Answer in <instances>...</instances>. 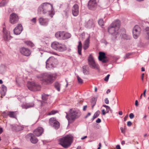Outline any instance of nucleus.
<instances>
[{
    "label": "nucleus",
    "mask_w": 149,
    "mask_h": 149,
    "mask_svg": "<svg viewBox=\"0 0 149 149\" xmlns=\"http://www.w3.org/2000/svg\"><path fill=\"white\" fill-rule=\"evenodd\" d=\"M134 115L132 113H131L129 115V117L130 119H132L134 118Z\"/></svg>",
    "instance_id": "50"
},
{
    "label": "nucleus",
    "mask_w": 149,
    "mask_h": 149,
    "mask_svg": "<svg viewBox=\"0 0 149 149\" xmlns=\"http://www.w3.org/2000/svg\"><path fill=\"white\" fill-rule=\"evenodd\" d=\"M58 112V111H57L52 110L51 112H49L47 114V115H54L57 113Z\"/></svg>",
    "instance_id": "40"
},
{
    "label": "nucleus",
    "mask_w": 149,
    "mask_h": 149,
    "mask_svg": "<svg viewBox=\"0 0 149 149\" xmlns=\"http://www.w3.org/2000/svg\"><path fill=\"white\" fill-rule=\"evenodd\" d=\"M72 10L73 15L75 17L77 16L79 13V7L78 5L75 4L72 7Z\"/></svg>",
    "instance_id": "14"
},
{
    "label": "nucleus",
    "mask_w": 149,
    "mask_h": 149,
    "mask_svg": "<svg viewBox=\"0 0 149 149\" xmlns=\"http://www.w3.org/2000/svg\"><path fill=\"white\" fill-rule=\"evenodd\" d=\"M97 5L96 0H90L88 2V6L90 10H94Z\"/></svg>",
    "instance_id": "13"
},
{
    "label": "nucleus",
    "mask_w": 149,
    "mask_h": 149,
    "mask_svg": "<svg viewBox=\"0 0 149 149\" xmlns=\"http://www.w3.org/2000/svg\"><path fill=\"white\" fill-rule=\"evenodd\" d=\"M128 117V115H127L124 118V121H125L127 120V118Z\"/></svg>",
    "instance_id": "56"
},
{
    "label": "nucleus",
    "mask_w": 149,
    "mask_h": 149,
    "mask_svg": "<svg viewBox=\"0 0 149 149\" xmlns=\"http://www.w3.org/2000/svg\"><path fill=\"white\" fill-rule=\"evenodd\" d=\"M31 20L32 22H33L34 23H36V18H33Z\"/></svg>",
    "instance_id": "51"
},
{
    "label": "nucleus",
    "mask_w": 149,
    "mask_h": 149,
    "mask_svg": "<svg viewBox=\"0 0 149 149\" xmlns=\"http://www.w3.org/2000/svg\"><path fill=\"white\" fill-rule=\"evenodd\" d=\"M3 38L4 40L7 41L10 39V35L9 32L7 31L4 28L3 29Z\"/></svg>",
    "instance_id": "18"
},
{
    "label": "nucleus",
    "mask_w": 149,
    "mask_h": 149,
    "mask_svg": "<svg viewBox=\"0 0 149 149\" xmlns=\"http://www.w3.org/2000/svg\"><path fill=\"white\" fill-rule=\"evenodd\" d=\"M87 107V106H86H86H84V107H83V110L84 111H85L86 110Z\"/></svg>",
    "instance_id": "63"
},
{
    "label": "nucleus",
    "mask_w": 149,
    "mask_h": 149,
    "mask_svg": "<svg viewBox=\"0 0 149 149\" xmlns=\"http://www.w3.org/2000/svg\"><path fill=\"white\" fill-rule=\"evenodd\" d=\"M27 87L29 90L32 91H38L41 89L40 86L34 82H29L27 84Z\"/></svg>",
    "instance_id": "9"
},
{
    "label": "nucleus",
    "mask_w": 149,
    "mask_h": 149,
    "mask_svg": "<svg viewBox=\"0 0 149 149\" xmlns=\"http://www.w3.org/2000/svg\"><path fill=\"white\" fill-rule=\"evenodd\" d=\"M103 107H105L106 108V111L107 113H108L109 111V110H110V108L108 106L106 105H103Z\"/></svg>",
    "instance_id": "41"
},
{
    "label": "nucleus",
    "mask_w": 149,
    "mask_h": 149,
    "mask_svg": "<svg viewBox=\"0 0 149 149\" xmlns=\"http://www.w3.org/2000/svg\"><path fill=\"white\" fill-rule=\"evenodd\" d=\"M23 30V27L22 25L20 24H18L17 26L15 28L13 31L14 33L16 35L19 34Z\"/></svg>",
    "instance_id": "17"
},
{
    "label": "nucleus",
    "mask_w": 149,
    "mask_h": 149,
    "mask_svg": "<svg viewBox=\"0 0 149 149\" xmlns=\"http://www.w3.org/2000/svg\"><path fill=\"white\" fill-rule=\"evenodd\" d=\"M49 95L43 94L42 95V100H46L48 98Z\"/></svg>",
    "instance_id": "38"
},
{
    "label": "nucleus",
    "mask_w": 149,
    "mask_h": 149,
    "mask_svg": "<svg viewBox=\"0 0 149 149\" xmlns=\"http://www.w3.org/2000/svg\"><path fill=\"white\" fill-rule=\"evenodd\" d=\"M102 114L103 115H105L106 114V113H107L106 111L105 112L104 109L102 110Z\"/></svg>",
    "instance_id": "55"
},
{
    "label": "nucleus",
    "mask_w": 149,
    "mask_h": 149,
    "mask_svg": "<svg viewBox=\"0 0 149 149\" xmlns=\"http://www.w3.org/2000/svg\"><path fill=\"white\" fill-rule=\"evenodd\" d=\"M15 113V111H9L8 116L11 118H15L16 117Z\"/></svg>",
    "instance_id": "32"
},
{
    "label": "nucleus",
    "mask_w": 149,
    "mask_h": 149,
    "mask_svg": "<svg viewBox=\"0 0 149 149\" xmlns=\"http://www.w3.org/2000/svg\"><path fill=\"white\" fill-rule=\"evenodd\" d=\"M91 115V113H88V114H87V115L85 116V118H87L88 116H90Z\"/></svg>",
    "instance_id": "62"
},
{
    "label": "nucleus",
    "mask_w": 149,
    "mask_h": 149,
    "mask_svg": "<svg viewBox=\"0 0 149 149\" xmlns=\"http://www.w3.org/2000/svg\"><path fill=\"white\" fill-rule=\"evenodd\" d=\"M63 39H66L70 37L71 34L65 32L63 31Z\"/></svg>",
    "instance_id": "31"
},
{
    "label": "nucleus",
    "mask_w": 149,
    "mask_h": 149,
    "mask_svg": "<svg viewBox=\"0 0 149 149\" xmlns=\"http://www.w3.org/2000/svg\"><path fill=\"white\" fill-rule=\"evenodd\" d=\"M97 100V98L93 97L91 100L92 109H93L94 106L95 105Z\"/></svg>",
    "instance_id": "29"
},
{
    "label": "nucleus",
    "mask_w": 149,
    "mask_h": 149,
    "mask_svg": "<svg viewBox=\"0 0 149 149\" xmlns=\"http://www.w3.org/2000/svg\"><path fill=\"white\" fill-rule=\"evenodd\" d=\"M99 24L100 26H103L104 24V22L103 20L102 19H100L98 20Z\"/></svg>",
    "instance_id": "39"
},
{
    "label": "nucleus",
    "mask_w": 149,
    "mask_h": 149,
    "mask_svg": "<svg viewBox=\"0 0 149 149\" xmlns=\"http://www.w3.org/2000/svg\"><path fill=\"white\" fill-rule=\"evenodd\" d=\"M33 135V134H32L29 133L26 136V138H31V137H32Z\"/></svg>",
    "instance_id": "46"
},
{
    "label": "nucleus",
    "mask_w": 149,
    "mask_h": 149,
    "mask_svg": "<svg viewBox=\"0 0 149 149\" xmlns=\"http://www.w3.org/2000/svg\"><path fill=\"white\" fill-rule=\"evenodd\" d=\"M100 112L99 111H97L94 114V116L92 118L93 120H94L95 118H97L100 115Z\"/></svg>",
    "instance_id": "34"
},
{
    "label": "nucleus",
    "mask_w": 149,
    "mask_h": 149,
    "mask_svg": "<svg viewBox=\"0 0 149 149\" xmlns=\"http://www.w3.org/2000/svg\"><path fill=\"white\" fill-rule=\"evenodd\" d=\"M100 61H102L103 63H107L108 61V60L105 59V58L103 59H102V60Z\"/></svg>",
    "instance_id": "49"
},
{
    "label": "nucleus",
    "mask_w": 149,
    "mask_h": 149,
    "mask_svg": "<svg viewBox=\"0 0 149 149\" xmlns=\"http://www.w3.org/2000/svg\"><path fill=\"white\" fill-rule=\"evenodd\" d=\"M146 89H145L144 91V92L143 93V95H144V96L145 97L146 96Z\"/></svg>",
    "instance_id": "61"
},
{
    "label": "nucleus",
    "mask_w": 149,
    "mask_h": 149,
    "mask_svg": "<svg viewBox=\"0 0 149 149\" xmlns=\"http://www.w3.org/2000/svg\"><path fill=\"white\" fill-rule=\"evenodd\" d=\"M132 124V122L130 121H129L127 123V125L128 126H130Z\"/></svg>",
    "instance_id": "53"
},
{
    "label": "nucleus",
    "mask_w": 149,
    "mask_h": 149,
    "mask_svg": "<svg viewBox=\"0 0 149 149\" xmlns=\"http://www.w3.org/2000/svg\"><path fill=\"white\" fill-rule=\"evenodd\" d=\"M85 26L88 29L93 28L95 26V24L92 19H89L85 24Z\"/></svg>",
    "instance_id": "19"
},
{
    "label": "nucleus",
    "mask_w": 149,
    "mask_h": 149,
    "mask_svg": "<svg viewBox=\"0 0 149 149\" xmlns=\"http://www.w3.org/2000/svg\"><path fill=\"white\" fill-rule=\"evenodd\" d=\"M104 102L106 104H108L109 103V100L108 98H106L104 100Z\"/></svg>",
    "instance_id": "52"
},
{
    "label": "nucleus",
    "mask_w": 149,
    "mask_h": 149,
    "mask_svg": "<svg viewBox=\"0 0 149 149\" xmlns=\"http://www.w3.org/2000/svg\"><path fill=\"white\" fill-rule=\"evenodd\" d=\"M3 132V129L2 127H0V134Z\"/></svg>",
    "instance_id": "60"
},
{
    "label": "nucleus",
    "mask_w": 149,
    "mask_h": 149,
    "mask_svg": "<svg viewBox=\"0 0 149 149\" xmlns=\"http://www.w3.org/2000/svg\"><path fill=\"white\" fill-rule=\"evenodd\" d=\"M88 63L91 68L97 70L99 69L98 64L96 63L93 56L91 54H90L88 58Z\"/></svg>",
    "instance_id": "6"
},
{
    "label": "nucleus",
    "mask_w": 149,
    "mask_h": 149,
    "mask_svg": "<svg viewBox=\"0 0 149 149\" xmlns=\"http://www.w3.org/2000/svg\"><path fill=\"white\" fill-rule=\"evenodd\" d=\"M87 67L86 65L84 66L83 67V72L85 74H88L89 71L86 69Z\"/></svg>",
    "instance_id": "35"
},
{
    "label": "nucleus",
    "mask_w": 149,
    "mask_h": 149,
    "mask_svg": "<svg viewBox=\"0 0 149 149\" xmlns=\"http://www.w3.org/2000/svg\"><path fill=\"white\" fill-rule=\"evenodd\" d=\"M132 54L131 53H128L125 54L124 58L125 59L129 58V57Z\"/></svg>",
    "instance_id": "44"
},
{
    "label": "nucleus",
    "mask_w": 149,
    "mask_h": 149,
    "mask_svg": "<svg viewBox=\"0 0 149 149\" xmlns=\"http://www.w3.org/2000/svg\"><path fill=\"white\" fill-rule=\"evenodd\" d=\"M10 21L12 24H15L17 22L19 18L17 15L15 13H12L10 16Z\"/></svg>",
    "instance_id": "12"
},
{
    "label": "nucleus",
    "mask_w": 149,
    "mask_h": 149,
    "mask_svg": "<svg viewBox=\"0 0 149 149\" xmlns=\"http://www.w3.org/2000/svg\"><path fill=\"white\" fill-rule=\"evenodd\" d=\"M49 123L51 125L53 126L55 129H58L59 127V123L55 118H51L49 120Z\"/></svg>",
    "instance_id": "10"
},
{
    "label": "nucleus",
    "mask_w": 149,
    "mask_h": 149,
    "mask_svg": "<svg viewBox=\"0 0 149 149\" xmlns=\"http://www.w3.org/2000/svg\"><path fill=\"white\" fill-rule=\"evenodd\" d=\"M9 111H6L3 112L2 113V115L5 118H6L8 116Z\"/></svg>",
    "instance_id": "36"
},
{
    "label": "nucleus",
    "mask_w": 149,
    "mask_h": 149,
    "mask_svg": "<svg viewBox=\"0 0 149 149\" xmlns=\"http://www.w3.org/2000/svg\"><path fill=\"white\" fill-rule=\"evenodd\" d=\"M42 11L43 14H47L52 18L55 14L52 5L48 3H44L39 7L38 10V13L40 14Z\"/></svg>",
    "instance_id": "1"
},
{
    "label": "nucleus",
    "mask_w": 149,
    "mask_h": 149,
    "mask_svg": "<svg viewBox=\"0 0 149 149\" xmlns=\"http://www.w3.org/2000/svg\"><path fill=\"white\" fill-rule=\"evenodd\" d=\"M26 44L28 45H29L31 47H33L34 46V44L31 42L30 41H27L26 42Z\"/></svg>",
    "instance_id": "42"
},
{
    "label": "nucleus",
    "mask_w": 149,
    "mask_h": 149,
    "mask_svg": "<svg viewBox=\"0 0 149 149\" xmlns=\"http://www.w3.org/2000/svg\"><path fill=\"white\" fill-rule=\"evenodd\" d=\"M135 105L137 107L138 106V101L137 100H136L135 102Z\"/></svg>",
    "instance_id": "58"
},
{
    "label": "nucleus",
    "mask_w": 149,
    "mask_h": 149,
    "mask_svg": "<svg viewBox=\"0 0 149 149\" xmlns=\"http://www.w3.org/2000/svg\"><path fill=\"white\" fill-rule=\"evenodd\" d=\"M30 140L32 143L34 144L36 143L38 141V139L33 135L30 138Z\"/></svg>",
    "instance_id": "30"
},
{
    "label": "nucleus",
    "mask_w": 149,
    "mask_h": 149,
    "mask_svg": "<svg viewBox=\"0 0 149 149\" xmlns=\"http://www.w3.org/2000/svg\"><path fill=\"white\" fill-rule=\"evenodd\" d=\"M7 91L6 87L3 84L2 85L0 91V93L1 96H4L5 95Z\"/></svg>",
    "instance_id": "25"
},
{
    "label": "nucleus",
    "mask_w": 149,
    "mask_h": 149,
    "mask_svg": "<svg viewBox=\"0 0 149 149\" xmlns=\"http://www.w3.org/2000/svg\"><path fill=\"white\" fill-rule=\"evenodd\" d=\"M99 54V56L98 57V59L99 60H102L103 59L106 58L107 57L105 56V54L104 53L100 52Z\"/></svg>",
    "instance_id": "28"
},
{
    "label": "nucleus",
    "mask_w": 149,
    "mask_h": 149,
    "mask_svg": "<svg viewBox=\"0 0 149 149\" xmlns=\"http://www.w3.org/2000/svg\"><path fill=\"white\" fill-rule=\"evenodd\" d=\"M34 106V104L33 102L29 103H26L23 104L22 105V107L23 109H26L28 108L32 107Z\"/></svg>",
    "instance_id": "23"
},
{
    "label": "nucleus",
    "mask_w": 149,
    "mask_h": 149,
    "mask_svg": "<svg viewBox=\"0 0 149 149\" xmlns=\"http://www.w3.org/2000/svg\"><path fill=\"white\" fill-rule=\"evenodd\" d=\"M49 21V19L47 18H44L41 17L39 19V22L40 24L44 26H47Z\"/></svg>",
    "instance_id": "21"
},
{
    "label": "nucleus",
    "mask_w": 149,
    "mask_h": 149,
    "mask_svg": "<svg viewBox=\"0 0 149 149\" xmlns=\"http://www.w3.org/2000/svg\"><path fill=\"white\" fill-rule=\"evenodd\" d=\"M20 51L22 54L26 56H30L31 54L30 50L28 48H26L22 47L20 49Z\"/></svg>",
    "instance_id": "16"
},
{
    "label": "nucleus",
    "mask_w": 149,
    "mask_h": 149,
    "mask_svg": "<svg viewBox=\"0 0 149 149\" xmlns=\"http://www.w3.org/2000/svg\"><path fill=\"white\" fill-rule=\"evenodd\" d=\"M119 35L122 38L126 40H129L130 39V36L126 34V31L125 29H123L119 33Z\"/></svg>",
    "instance_id": "15"
},
{
    "label": "nucleus",
    "mask_w": 149,
    "mask_h": 149,
    "mask_svg": "<svg viewBox=\"0 0 149 149\" xmlns=\"http://www.w3.org/2000/svg\"><path fill=\"white\" fill-rule=\"evenodd\" d=\"M77 46L78 52L79 54L81 55V51L82 48V44L81 41L79 42Z\"/></svg>",
    "instance_id": "27"
},
{
    "label": "nucleus",
    "mask_w": 149,
    "mask_h": 149,
    "mask_svg": "<svg viewBox=\"0 0 149 149\" xmlns=\"http://www.w3.org/2000/svg\"><path fill=\"white\" fill-rule=\"evenodd\" d=\"M141 29L139 26L138 25H136L134 27L132 31V33L134 38L135 39H137L139 36Z\"/></svg>",
    "instance_id": "11"
},
{
    "label": "nucleus",
    "mask_w": 149,
    "mask_h": 149,
    "mask_svg": "<svg viewBox=\"0 0 149 149\" xmlns=\"http://www.w3.org/2000/svg\"><path fill=\"white\" fill-rule=\"evenodd\" d=\"M81 115V113L79 111L71 109L70 110L69 113L67 114L66 117L68 120L69 123H71L78 118Z\"/></svg>",
    "instance_id": "3"
},
{
    "label": "nucleus",
    "mask_w": 149,
    "mask_h": 149,
    "mask_svg": "<svg viewBox=\"0 0 149 149\" xmlns=\"http://www.w3.org/2000/svg\"><path fill=\"white\" fill-rule=\"evenodd\" d=\"M51 47L53 49L58 52H63L66 49L64 45L57 42H53Z\"/></svg>",
    "instance_id": "8"
},
{
    "label": "nucleus",
    "mask_w": 149,
    "mask_h": 149,
    "mask_svg": "<svg viewBox=\"0 0 149 149\" xmlns=\"http://www.w3.org/2000/svg\"><path fill=\"white\" fill-rule=\"evenodd\" d=\"M77 78L78 81L79 83L82 84L83 83V80L82 79L79 77L78 76H77Z\"/></svg>",
    "instance_id": "43"
},
{
    "label": "nucleus",
    "mask_w": 149,
    "mask_h": 149,
    "mask_svg": "<svg viewBox=\"0 0 149 149\" xmlns=\"http://www.w3.org/2000/svg\"><path fill=\"white\" fill-rule=\"evenodd\" d=\"M111 91L109 89H108L107 91V93L108 94Z\"/></svg>",
    "instance_id": "64"
},
{
    "label": "nucleus",
    "mask_w": 149,
    "mask_h": 149,
    "mask_svg": "<svg viewBox=\"0 0 149 149\" xmlns=\"http://www.w3.org/2000/svg\"><path fill=\"white\" fill-rule=\"evenodd\" d=\"M63 31H59L56 33L55 34L56 37L59 39H63Z\"/></svg>",
    "instance_id": "26"
},
{
    "label": "nucleus",
    "mask_w": 149,
    "mask_h": 149,
    "mask_svg": "<svg viewBox=\"0 0 149 149\" xmlns=\"http://www.w3.org/2000/svg\"><path fill=\"white\" fill-rule=\"evenodd\" d=\"M46 68H52L55 67L58 64V61L56 59L53 57H50L47 61Z\"/></svg>",
    "instance_id": "7"
},
{
    "label": "nucleus",
    "mask_w": 149,
    "mask_h": 149,
    "mask_svg": "<svg viewBox=\"0 0 149 149\" xmlns=\"http://www.w3.org/2000/svg\"><path fill=\"white\" fill-rule=\"evenodd\" d=\"M101 121L100 118H98L96 120V122L97 123H100L101 122Z\"/></svg>",
    "instance_id": "54"
},
{
    "label": "nucleus",
    "mask_w": 149,
    "mask_h": 149,
    "mask_svg": "<svg viewBox=\"0 0 149 149\" xmlns=\"http://www.w3.org/2000/svg\"><path fill=\"white\" fill-rule=\"evenodd\" d=\"M8 0H3L0 3V7L5 6L8 2Z\"/></svg>",
    "instance_id": "33"
},
{
    "label": "nucleus",
    "mask_w": 149,
    "mask_h": 149,
    "mask_svg": "<svg viewBox=\"0 0 149 149\" xmlns=\"http://www.w3.org/2000/svg\"><path fill=\"white\" fill-rule=\"evenodd\" d=\"M145 30H146V33L147 35L148 36V38H149V27H146L145 29Z\"/></svg>",
    "instance_id": "45"
},
{
    "label": "nucleus",
    "mask_w": 149,
    "mask_h": 149,
    "mask_svg": "<svg viewBox=\"0 0 149 149\" xmlns=\"http://www.w3.org/2000/svg\"><path fill=\"white\" fill-rule=\"evenodd\" d=\"M59 144L65 148L69 147L73 142V137L68 135L59 139Z\"/></svg>",
    "instance_id": "5"
},
{
    "label": "nucleus",
    "mask_w": 149,
    "mask_h": 149,
    "mask_svg": "<svg viewBox=\"0 0 149 149\" xmlns=\"http://www.w3.org/2000/svg\"><path fill=\"white\" fill-rule=\"evenodd\" d=\"M144 73H143L141 75V79L142 81H143V78H144Z\"/></svg>",
    "instance_id": "57"
},
{
    "label": "nucleus",
    "mask_w": 149,
    "mask_h": 149,
    "mask_svg": "<svg viewBox=\"0 0 149 149\" xmlns=\"http://www.w3.org/2000/svg\"><path fill=\"white\" fill-rule=\"evenodd\" d=\"M54 86L57 90L59 91H60V84H59L58 82L56 83L55 84Z\"/></svg>",
    "instance_id": "37"
},
{
    "label": "nucleus",
    "mask_w": 149,
    "mask_h": 149,
    "mask_svg": "<svg viewBox=\"0 0 149 149\" xmlns=\"http://www.w3.org/2000/svg\"><path fill=\"white\" fill-rule=\"evenodd\" d=\"M90 38L89 37L87 38L85 41L83 46V48L84 50L87 49L89 46Z\"/></svg>",
    "instance_id": "22"
},
{
    "label": "nucleus",
    "mask_w": 149,
    "mask_h": 149,
    "mask_svg": "<svg viewBox=\"0 0 149 149\" xmlns=\"http://www.w3.org/2000/svg\"><path fill=\"white\" fill-rule=\"evenodd\" d=\"M116 148L117 149H121L119 145H117L116 146Z\"/></svg>",
    "instance_id": "59"
},
{
    "label": "nucleus",
    "mask_w": 149,
    "mask_h": 149,
    "mask_svg": "<svg viewBox=\"0 0 149 149\" xmlns=\"http://www.w3.org/2000/svg\"><path fill=\"white\" fill-rule=\"evenodd\" d=\"M56 74H49L47 73L40 74L38 77V78L42 79L41 80L46 84H49L52 83L56 78Z\"/></svg>",
    "instance_id": "4"
},
{
    "label": "nucleus",
    "mask_w": 149,
    "mask_h": 149,
    "mask_svg": "<svg viewBox=\"0 0 149 149\" xmlns=\"http://www.w3.org/2000/svg\"><path fill=\"white\" fill-rule=\"evenodd\" d=\"M110 76V75L109 74H108L107 76L104 78V80L106 81H108L109 77Z\"/></svg>",
    "instance_id": "47"
},
{
    "label": "nucleus",
    "mask_w": 149,
    "mask_h": 149,
    "mask_svg": "<svg viewBox=\"0 0 149 149\" xmlns=\"http://www.w3.org/2000/svg\"><path fill=\"white\" fill-rule=\"evenodd\" d=\"M120 26L119 20L117 19L113 21L109 26L108 30L109 32L115 36V38L119 35V29Z\"/></svg>",
    "instance_id": "2"
},
{
    "label": "nucleus",
    "mask_w": 149,
    "mask_h": 149,
    "mask_svg": "<svg viewBox=\"0 0 149 149\" xmlns=\"http://www.w3.org/2000/svg\"><path fill=\"white\" fill-rule=\"evenodd\" d=\"M64 12L65 13V16L66 18H68L69 15L68 12L66 10L64 11Z\"/></svg>",
    "instance_id": "48"
},
{
    "label": "nucleus",
    "mask_w": 149,
    "mask_h": 149,
    "mask_svg": "<svg viewBox=\"0 0 149 149\" xmlns=\"http://www.w3.org/2000/svg\"><path fill=\"white\" fill-rule=\"evenodd\" d=\"M12 128L13 131L18 132L23 130V127L17 125H15L14 126H12Z\"/></svg>",
    "instance_id": "24"
},
{
    "label": "nucleus",
    "mask_w": 149,
    "mask_h": 149,
    "mask_svg": "<svg viewBox=\"0 0 149 149\" xmlns=\"http://www.w3.org/2000/svg\"><path fill=\"white\" fill-rule=\"evenodd\" d=\"M43 131V128L42 127H39L34 131L33 133L37 136H39L42 134Z\"/></svg>",
    "instance_id": "20"
}]
</instances>
